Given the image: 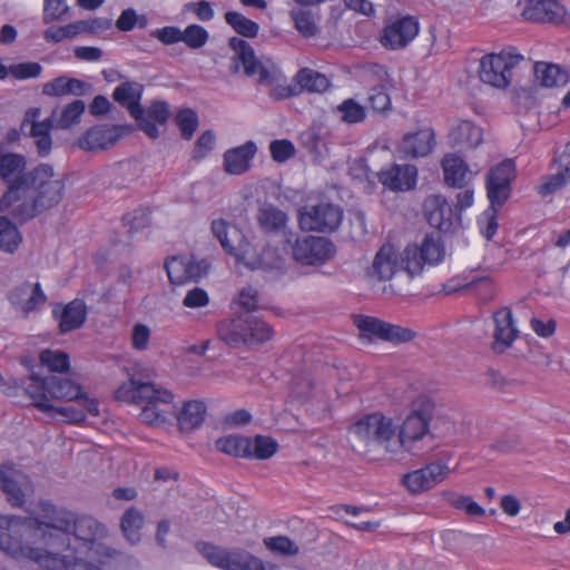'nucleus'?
Listing matches in <instances>:
<instances>
[{"label": "nucleus", "mask_w": 570, "mask_h": 570, "mask_svg": "<svg viewBox=\"0 0 570 570\" xmlns=\"http://www.w3.org/2000/svg\"><path fill=\"white\" fill-rule=\"evenodd\" d=\"M22 155L0 153V178L8 190L0 198V212H10L16 218L27 220L60 203L65 183L48 164H40L26 171Z\"/></svg>", "instance_id": "obj_1"}, {"label": "nucleus", "mask_w": 570, "mask_h": 570, "mask_svg": "<svg viewBox=\"0 0 570 570\" xmlns=\"http://www.w3.org/2000/svg\"><path fill=\"white\" fill-rule=\"evenodd\" d=\"M433 412V401L426 395H419L412 401L399 431L391 417L375 412L355 422L351 432L366 444L379 445L392 455L404 452L421 455V442L430 433Z\"/></svg>", "instance_id": "obj_2"}, {"label": "nucleus", "mask_w": 570, "mask_h": 570, "mask_svg": "<svg viewBox=\"0 0 570 570\" xmlns=\"http://www.w3.org/2000/svg\"><path fill=\"white\" fill-rule=\"evenodd\" d=\"M116 400L125 403L144 405L138 417L149 425H161L174 414V394L168 389L130 377L115 392Z\"/></svg>", "instance_id": "obj_3"}, {"label": "nucleus", "mask_w": 570, "mask_h": 570, "mask_svg": "<svg viewBox=\"0 0 570 570\" xmlns=\"http://www.w3.org/2000/svg\"><path fill=\"white\" fill-rule=\"evenodd\" d=\"M0 550L14 559L28 557L43 570H104L100 566L78 556L24 547L19 538L12 537L9 532L0 534Z\"/></svg>", "instance_id": "obj_4"}, {"label": "nucleus", "mask_w": 570, "mask_h": 570, "mask_svg": "<svg viewBox=\"0 0 570 570\" xmlns=\"http://www.w3.org/2000/svg\"><path fill=\"white\" fill-rule=\"evenodd\" d=\"M73 521V513L65 508L57 507L50 501L41 500L31 512L30 527L42 532L46 543L51 548H58L67 543L62 553H71L70 534Z\"/></svg>", "instance_id": "obj_5"}, {"label": "nucleus", "mask_w": 570, "mask_h": 570, "mask_svg": "<svg viewBox=\"0 0 570 570\" xmlns=\"http://www.w3.org/2000/svg\"><path fill=\"white\" fill-rule=\"evenodd\" d=\"M212 230L225 252L235 256L250 269L279 267L278 263H271L267 259V256L272 254L271 250L259 254L235 225L228 224L224 219H216L212 223Z\"/></svg>", "instance_id": "obj_6"}, {"label": "nucleus", "mask_w": 570, "mask_h": 570, "mask_svg": "<svg viewBox=\"0 0 570 570\" xmlns=\"http://www.w3.org/2000/svg\"><path fill=\"white\" fill-rule=\"evenodd\" d=\"M218 338L233 348L258 345L269 341L273 328L263 320L250 315L225 318L216 327Z\"/></svg>", "instance_id": "obj_7"}, {"label": "nucleus", "mask_w": 570, "mask_h": 570, "mask_svg": "<svg viewBox=\"0 0 570 570\" xmlns=\"http://www.w3.org/2000/svg\"><path fill=\"white\" fill-rule=\"evenodd\" d=\"M199 551L214 567L222 570H281L279 566L264 562L243 549H225L210 543H202Z\"/></svg>", "instance_id": "obj_8"}, {"label": "nucleus", "mask_w": 570, "mask_h": 570, "mask_svg": "<svg viewBox=\"0 0 570 570\" xmlns=\"http://www.w3.org/2000/svg\"><path fill=\"white\" fill-rule=\"evenodd\" d=\"M523 60L515 48L509 47L499 53H489L481 58L479 77L482 82L503 89L511 82V70Z\"/></svg>", "instance_id": "obj_9"}, {"label": "nucleus", "mask_w": 570, "mask_h": 570, "mask_svg": "<svg viewBox=\"0 0 570 570\" xmlns=\"http://www.w3.org/2000/svg\"><path fill=\"white\" fill-rule=\"evenodd\" d=\"M342 219V208L328 202L307 204L298 212V224L303 230L332 233Z\"/></svg>", "instance_id": "obj_10"}, {"label": "nucleus", "mask_w": 570, "mask_h": 570, "mask_svg": "<svg viewBox=\"0 0 570 570\" xmlns=\"http://www.w3.org/2000/svg\"><path fill=\"white\" fill-rule=\"evenodd\" d=\"M71 533L77 540L83 541L88 544L90 550H95V553L101 559V561H104V559L116 558L118 554L116 549L107 547L100 542V540L107 537L108 530L105 524L90 515L77 517L73 514Z\"/></svg>", "instance_id": "obj_11"}, {"label": "nucleus", "mask_w": 570, "mask_h": 570, "mask_svg": "<svg viewBox=\"0 0 570 570\" xmlns=\"http://www.w3.org/2000/svg\"><path fill=\"white\" fill-rule=\"evenodd\" d=\"M144 87L136 81H126L118 85L112 98L122 107H126L130 116L137 120L138 127L150 138L159 136L158 128L145 118V109L140 105Z\"/></svg>", "instance_id": "obj_12"}, {"label": "nucleus", "mask_w": 570, "mask_h": 570, "mask_svg": "<svg viewBox=\"0 0 570 570\" xmlns=\"http://www.w3.org/2000/svg\"><path fill=\"white\" fill-rule=\"evenodd\" d=\"M295 261L305 265H322L335 254V246L325 237L304 236L292 245Z\"/></svg>", "instance_id": "obj_13"}, {"label": "nucleus", "mask_w": 570, "mask_h": 570, "mask_svg": "<svg viewBox=\"0 0 570 570\" xmlns=\"http://www.w3.org/2000/svg\"><path fill=\"white\" fill-rule=\"evenodd\" d=\"M417 20L412 16L391 18L380 36V42L385 49L399 50L405 48L419 33Z\"/></svg>", "instance_id": "obj_14"}, {"label": "nucleus", "mask_w": 570, "mask_h": 570, "mask_svg": "<svg viewBox=\"0 0 570 570\" xmlns=\"http://www.w3.org/2000/svg\"><path fill=\"white\" fill-rule=\"evenodd\" d=\"M515 177L513 160L505 159L493 166L487 175V191L491 206H501L509 198L511 181Z\"/></svg>", "instance_id": "obj_15"}, {"label": "nucleus", "mask_w": 570, "mask_h": 570, "mask_svg": "<svg viewBox=\"0 0 570 570\" xmlns=\"http://www.w3.org/2000/svg\"><path fill=\"white\" fill-rule=\"evenodd\" d=\"M229 47L242 62L247 76H258V82L265 85H273L277 80V69L274 66H263L247 41L233 37L229 40Z\"/></svg>", "instance_id": "obj_16"}, {"label": "nucleus", "mask_w": 570, "mask_h": 570, "mask_svg": "<svg viewBox=\"0 0 570 570\" xmlns=\"http://www.w3.org/2000/svg\"><path fill=\"white\" fill-rule=\"evenodd\" d=\"M0 489L12 507H22L26 494L32 491L28 475L17 470L12 463L0 465Z\"/></svg>", "instance_id": "obj_17"}, {"label": "nucleus", "mask_w": 570, "mask_h": 570, "mask_svg": "<svg viewBox=\"0 0 570 570\" xmlns=\"http://www.w3.org/2000/svg\"><path fill=\"white\" fill-rule=\"evenodd\" d=\"M423 212L430 226L444 233L451 230L456 220H461L448 199L440 194L430 195L424 199Z\"/></svg>", "instance_id": "obj_18"}, {"label": "nucleus", "mask_w": 570, "mask_h": 570, "mask_svg": "<svg viewBox=\"0 0 570 570\" xmlns=\"http://www.w3.org/2000/svg\"><path fill=\"white\" fill-rule=\"evenodd\" d=\"M131 127L122 125H98L78 140V146L88 151H98L112 147L121 137L129 134Z\"/></svg>", "instance_id": "obj_19"}, {"label": "nucleus", "mask_w": 570, "mask_h": 570, "mask_svg": "<svg viewBox=\"0 0 570 570\" xmlns=\"http://www.w3.org/2000/svg\"><path fill=\"white\" fill-rule=\"evenodd\" d=\"M449 473V466L443 462L436 461L405 474L403 476V484L412 493H420L442 482Z\"/></svg>", "instance_id": "obj_20"}, {"label": "nucleus", "mask_w": 570, "mask_h": 570, "mask_svg": "<svg viewBox=\"0 0 570 570\" xmlns=\"http://www.w3.org/2000/svg\"><path fill=\"white\" fill-rule=\"evenodd\" d=\"M165 268L173 284H183L202 278L208 266L205 262H196L189 256H174L166 261Z\"/></svg>", "instance_id": "obj_21"}, {"label": "nucleus", "mask_w": 570, "mask_h": 570, "mask_svg": "<svg viewBox=\"0 0 570 570\" xmlns=\"http://www.w3.org/2000/svg\"><path fill=\"white\" fill-rule=\"evenodd\" d=\"M400 271L399 255L391 244L383 245L374 256L366 276L372 282L390 281Z\"/></svg>", "instance_id": "obj_22"}, {"label": "nucleus", "mask_w": 570, "mask_h": 570, "mask_svg": "<svg viewBox=\"0 0 570 570\" xmlns=\"http://www.w3.org/2000/svg\"><path fill=\"white\" fill-rule=\"evenodd\" d=\"M380 183L393 191H407L416 186L417 168L414 165H393L379 174Z\"/></svg>", "instance_id": "obj_23"}, {"label": "nucleus", "mask_w": 570, "mask_h": 570, "mask_svg": "<svg viewBox=\"0 0 570 570\" xmlns=\"http://www.w3.org/2000/svg\"><path fill=\"white\" fill-rule=\"evenodd\" d=\"M8 299L13 306L28 314L42 306L47 301V295L39 283L23 282L9 292Z\"/></svg>", "instance_id": "obj_24"}, {"label": "nucleus", "mask_w": 570, "mask_h": 570, "mask_svg": "<svg viewBox=\"0 0 570 570\" xmlns=\"http://www.w3.org/2000/svg\"><path fill=\"white\" fill-rule=\"evenodd\" d=\"M522 16L534 22L559 23L566 14L564 7L557 0H525Z\"/></svg>", "instance_id": "obj_25"}, {"label": "nucleus", "mask_w": 570, "mask_h": 570, "mask_svg": "<svg viewBox=\"0 0 570 570\" xmlns=\"http://www.w3.org/2000/svg\"><path fill=\"white\" fill-rule=\"evenodd\" d=\"M493 351L501 353L509 348L518 337V330L514 325L510 308H501L493 316Z\"/></svg>", "instance_id": "obj_26"}, {"label": "nucleus", "mask_w": 570, "mask_h": 570, "mask_svg": "<svg viewBox=\"0 0 570 570\" xmlns=\"http://www.w3.org/2000/svg\"><path fill=\"white\" fill-rule=\"evenodd\" d=\"M257 153L256 144L252 140L227 149L223 155L224 170L229 175H242L250 168V163Z\"/></svg>", "instance_id": "obj_27"}, {"label": "nucleus", "mask_w": 570, "mask_h": 570, "mask_svg": "<svg viewBox=\"0 0 570 570\" xmlns=\"http://www.w3.org/2000/svg\"><path fill=\"white\" fill-rule=\"evenodd\" d=\"M52 315L59 321L60 332L68 333L85 323L87 306L83 301L73 299L66 305L57 304L52 309Z\"/></svg>", "instance_id": "obj_28"}, {"label": "nucleus", "mask_w": 570, "mask_h": 570, "mask_svg": "<svg viewBox=\"0 0 570 570\" xmlns=\"http://www.w3.org/2000/svg\"><path fill=\"white\" fill-rule=\"evenodd\" d=\"M444 181L455 188L465 187L478 173H473L468 164L456 155H446L442 160Z\"/></svg>", "instance_id": "obj_29"}, {"label": "nucleus", "mask_w": 570, "mask_h": 570, "mask_svg": "<svg viewBox=\"0 0 570 570\" xmlns=\"http://www.w3.org/2000/svg\"><path fill=\"white\" fill-rule=\"evenodd\" d=\"M433 132L431 129H421L403 137L399 151L404 157H424L432 151Z\"/></svg>", "instance_id": "obj_30"}, {"label": "nucleus", "mask_w": 570, "mask_h": 570, "mask_svg": "<svg viewBox=\"0 0 570 570\" xmlns=\"http://www.w3.org/2000/svg\"><path fill=\"white\" fill-rule=\"evenodd\" d=\"M89 88L90 85L80 79L61 76L45 83L42 92L50 97L83 96Z\"/></svg>", "instance_id": "obj_31"}, {"label": "nucleus", "mask_w": 570, "mask_h": 570, "mask_svg": "<svg viewBox=\"0 0 570 570\" xmlns=\"http://www.w3.org/2000/svg\"><path fill=\"white\" fill-rule=\"evenodd\" d=\"M47 392L52 400L76 401L82 396V389L76 382L59 376L47 377Z\"/></svg>", "instance_id": "obj_32"}, {"label": "nucleus", "mask_w": 570, "mask_h": 570, "mask_svg": "<svg viewBox=\"0 0 570 570\" xmlns=\"http://www.w3.org/2000/svg\"><path fill=\"white\" fill-rule=\"evenodd\" d=\"M257 223L266 233L278 234L285 230L288 217L276 206L265 204L257 210Z\"/></svg>", "instance_id": "obj_33"}, {"label": "nucleus", "mask_w": 570, "mask_h": 570, "mask_svg": "<svg viewBox=\"0 0 570 570\" xmlns=\"http://www.w3.org/2000/svg\"><path fill=\"white\" fill-rule=\"evenodd\" d=\"M29 381L26 386V394L32 401V405L43 413H51L55 406L47 392V377L41 380L36 374H32Z\"/></svg>", "instance_id": "obj_34"}, {"label": "nucleus", "mask_w": 570, "mask_h": 570, "mask_svg": "<svg viewBox=\"0 0 570 570\" xmlns=\"http://www.w3.org/2000/svg\"><path fill=\"white\" fill-rule=\"evenodd\" d=\"M450 137L460 148H474L482 141V131L473 122L463 120L451 130Z\"/></svg>", "instance_id": "obj_35"}, {"label": "nucleus", "mask_w": 570, "mask_h": 570, "mask_svg": "<svg viewBox=\"0 0 570 570\" xmlns=\"http://www.w3.org/2000/svg\"><path fill=\"white\" fill-rule=\"evenodd\" d=\"M206 413L205 404L200 401H188L184 403L183 409L177 414L179 429L184 432H189L198 426L204 421Z\"/></svg>", "instance_id": "obj_36"}, {"label": "nucleus", "mask_w": 570, "mask_h": 570, "mask_svg": "<svg viewBox=\"0 0 570 570\" xmlns=\"http://www.w3.org/2000/svg\"><path fill=\"white\" fill-rule=\"evenodd\" d=\"M535 79L542 87L552 88L564 86L569 81V75L558 65L537 62L534 65Z\"/></svg>", "instance_id": "obj_37"}, {"label": "nucleus", "mask_w": 570, "mask_h": 570, "mask_svg": "<svg viewBox=\"0 0 570 570\" xmlns=\"http://www.w3.org/2000/svg\"><path fill=\"white\" fill-rule=\"evenodd\" d=\"M144 525V514L140 510L135 507L129 508L125 511L120 519V528L125 538L131 544H136L140 541V530Z\"/></svg>", "instance_id": "obj_38"}, {"label": "nucleus", "mask_w": 570, "mask_h": 570, "mask_svg": "<svg viewBox=\"0 0 570 570\" xmlns=\"http://www.w3.org/2000/svg\"><path fill=\"white\" fill-rule=\"evenodd\" d=\"M354 324L360 331L361 338L368 342L383 341L386 322L372 316L358 315L355 317Z\"/></svg>", "instance_id": "obj_39"}, {"label": "nucleus", "mask_w": 570, "mask_h": 570, "mask_svg": "<svg viewBox=\"0 0 570 570\" xmlns=\"http://www.w3.org/2000/svg\"><path fill=\"white\" fill-rule=\"evenodd\" d=\"M216 448L228 455L248 458L249 438L236 434L226 435L216 441Z\"/></svg>", "instance_id": "obj_40"}, {"label": "nucleus", "mask_w": 570, "mask_h": 570, "mask_svg": "<svg viewBox=\"0 0 570 570\" xmlns=\"http://www.w3.org/2000/svg\"><path fill=\"white\" fill-rule=\"evenodd\" d=\"M399 262L400 269H404L411 277L421 274L424 264H426L421 247L416 245L405 247L401 257H399Z\"/></svg>", "instance_id": "obj_41"}, {"label": "nucleus", "mask_w": 570, "mask_h": 570, "mask_svg": "<svg viewBox=\"0 0 570 570\" xmlns=\"http://www.w3.org/2000/svg\"><path fill=\"white\" fill-rule=\"evenodd\" d=\"M296 81L302 89L309 92H323L330 86L328 79L323 73L309 68L301 69L296 75Z\"/></svg>", "instance_id": "obj_42"}, {"label": "nucleus", "mask_w": 570, "mask_h": 570, "mask_svg": "<svg viewBox=\"0 0 570 570\" xmlns=\"http://www.w3.org/2000/svg\"><path fill=\"white\" fill-rule=\"evenodd\" d=\"M22 240L18 227L6 217H0V249L14 253Z\"/></svg>", "instance_id": "obj_43"}, {"label": "nucleus", "mask_w": 570, "mask_h": 570, "mask_svg": "<svg viewBox=\"0 0 570 570\" xmlns=\"http://www.w3.org/2000/svg\"><path fill=\"white\" fill-rule=\"evenodd\" d=\"M225 21L235 32L246 38L256 37L259 30V26L255 21L236 11L226 12Z\"/></svg>", "instance_id": "obj_44"}, {"label": "nucleus", "mask_w": 570, "mask_h": 570, "mask_svg": "<svg viewBox=\"0 0 570 570\" xmlns=\"http://www.w3.org/2000/svg\"><path fill=\"white\" fill-rule=\"evenodd\" d=\"M86 105L82 100H73L68 104L60 112V116L55 119V125L60 129H69L80 121L85 112Z\"/></svg>", "instance_id": "obj_45"}, {"label": "nucleus", "mask_w": 570, "mask_h": 570, "mask_svg": "<svg viewBox=\"0 0 570 570\" xmlns=\"http://www.w3.org/2000/svg\"><path fill=\"white\" fill-rule=\"evenodd\" d=\"M278 449V444L269 436L257 435L249 438V459L266 460L273 456Z\"/></svg>", "instance_id": "obj_46"}, {"label": "nucleus", "mask_w": 570, "mask_h": 570, "mask_svg": "<svg viewBox=\"0 0 570 570\" xmlns=\"http://www.w3.org/2000/svg\"><path fill=\"white\" fill-rule=\"evenodd\" d=\"M40 363L50 372L65 373L70 367L69 355L59 350H45L40 353Z\"/></svg>", "instance_id": "obj_47"}, {"label": "nucleus", "mask_w": 570, "mask_h": 570, "mask_svg": "<svg viewBox=\"0 0 570 570\" xmlns=\"http://www.w3.org/2000/svg\"><path fill=\"white\" fill-rule=\"evenodd\" d=\"M111 19L98 17L89 20H79L69 23L72 38L85 32L98 35L107 31L111 27Z\"/></svg>", "instance_id": "obj_48"}, {"label": "nucleus", "mask_w": 570, "mask_h": 570, "mask_svg": "<svg viewBox=\"0 0 570 570\" xmlns=\"http://www.w3.org/2000/svg\"><path fill=\"white\" fill-rule=\"evenodd\" d=\"M421 250L423 253V257L425 258L426 264L429 265H438L444 258V246L441 243L439 236L435 235H425L422 244Z\"/></svg>", "instance_id": "obj_49"}, {"label": "nucleus", "mask_w": 570, "mask_h": 570, "mask_svg": "<svg viewBox=\"0 0 570 570\" xmlns=\"http://www.w3.org/2000/svg\"><path fill=\"white\" fill-rule=\"evenodd\" d=\"M337 111L342 121L350 125L362 122L366 118L365 108L352 98L343 100L337 106Z\"/></svg>", "instance_id": "obj_50"}, {"label": "nucleus", "mask_w": 570, "mask_h": 570, "mask_svg": "<svg viewBox=\"0 0 570 570\" xmlns=\"http://www.w3.org/2000/svg\"><path fill=\"white\" fill-rule=\"evenodd\" d=\"M69 14L70 7L66 0H45L42 19L46 24L53 21H65Z\"/></svg>", "instance_id": "obj_51"}, {"label": "nucleus", "mask_w": 570, "mask_h": 570, "mask_svg": "<svg viewBox=\"0 0 570 570\" xmlns=\"http://www.w3.org/2000/svg\"><path fill=\"white\" fill-rule=\"evenodd\" d=\"M317 394L311 374L296 375L292 382V395L298 401L305 402Z\"/></svg>", "instance_id": "obj_52"}, {"label": "nucleus", "mask_w": 570, "mask_h": 570, "mask_svg": "<svg viewBox=\"0 0 570 570\" xmlns=\"http://www.w3.org/2000/svg\"><path fill=\"white\" fill-rule=\"evenodd\" d=\"M209 38L208 31L199 24H189L183 30L181 41L190 49H199Z\"/></svg>", "instance_id": "obj_53"}, {"label": "nucleus", "mask_w": 570, "mask_h": 570, "mask_svg": "<svg viewBox=\"0 0 570 570\" xmlns=\"http://www.w3.org/2000/svg\"><path fill=\"white\" fill-rule=\"evenodd\" d=\"M175 121L181 132L183 138L189 140L198 126L197 114L191 109H181L176 114Z\"/></svg>", "instance_id": "obj_54"}, {"label": "nucleus", "mask_w": 570, "mask_h": 570, "mask_svg": "<svg viewBox=\"0 0 570 570\" xmlns=\"http://www.w3.org/2000/svg\"><path fill=\"white\" fill-rule=\"evenodd\" d=\"M264 544L272 552H276L283 556H296L299 553L298 546L289 538L284 535L265 538Z\"/></svg>", "instance_id": "obj_55"}, {"label": "nucleus", "mask_w": 570, "mask_h": 570, "mask_svg": "<svg viewBox=\"0 0 570 570\" xmlns=\"http://www.w3.org/2000/svg\"><path fill=\"white\" fill-rule=\"evenodd\" d=\"M567 183L568 180L558 169L556 174L543 176L540 184L535 188L540 196L547 197L561 189Z\"/></svg>", "instance_id": "obj_56"}, {"label": "nucleus", "mask_w": 570, "mask_h": 570, "mask_svg": "<svg viewBox=\"0 0 570 570\" xmlns=\"http://www.w3.org/2000/svg\"><path fill=\"white\" fill-rule=\"evenodd\" d=\"M269 153L274 161L285 163L295 154V146L288 139H276L269 144Z\"/></svg>", "instance_id": "obj_57"}, {"label": "nucleus", "mask_w": 570, "mask_h": 570, "mask_svg": "<svg viewBox=\"0 0 570 570\" xmlns=\"http://www.w3.org/2000/svg\"><path fill=\"white\" fill-rule=\"evenodd\" d=\"M414 336L415 333L412 330L386 322L383 341L400 344L410 342Z\"/></svg>", "instance_id": "obj_58"}, {"label": "nucleus", "mask_w": 570, "mask_h": 570, "mask_svg": "<svg viewBox=\"0 0 570 570\" xmlns=\"http://www.w3.org/2000/svg\"><path fill=\"white\" fill-rule=\"evenodd\" d=\"M169 114V106L166 101L154 100L145 110V118L157 127L156 124L165 125L167 122Z\"/></svg>", "instance_id": "obj_59"}, {"label": "nucleus", "mask_w": 570, "mask_h": 570, "mask_svg": "<svg viewBox=\"0 0 570 570\" xmlns=\"http://www.w3.org/2000/svg\"><path fill=\"white\" fill-rule=\"evenodd\" d=\"M293 20L296 29L305 37H311L316 33L317 27L309 12L304 10L293 11Z\"/></svg>", "instance_id": "obj_60"}, {"label": "nucleus", "mask_w": 570, "mask_h": 570, "mask_svg": "<svg viewBox=\"0 0 570 570\" xmlns=\"http://www.w3.org/2000/svg\"><path fill=\"white\" fill-rule=\"evenodd\" d=\"M8 70L16 79H29L39 77L42 67L38 62H21L10 66Z\"/></svg>", "instance_id": "obj_61"}, {"label": "nucleus", "mask_w": 570, "mask_h": 570, "mask_svg": "<svg viewBox=\"0 0 570 570\" xmlns=\"http://www.w3.org/2000/svg\"><path fill=\"white\" fill-rule=\"evenodd\" d=\"M208 304L209 296L207 292L197 286L188 289L185 297L183 298V305L191 309L202 308Z\"/></svg>", "instance_id": "obj_62"}, {"label": "nucleus", "mask_w": 570, "mask_h": 570, "mask_svg": "<svg viewBox=\"0 0 570 570\" xmlns=\"http://www.w3.org/2000/svg\"><path fill=\"white\" fill-rule=\"evenodd\" d=\"M367 101L370 107L376 112H384L391 107V98L383 87L372 88Z\"/></svg>", "instance_id": "obj_63"}, {"label": "nucleus", "mask_w": 570, "mask_h": 570, "mask_svg": "<svg viewBox=\"0 0 570 570\" xmlns=\"http://www.w3.org/2000/svg\"><path fill=\"white\" fill-rule=\"evenodd\" d=\"M215 135L212 130L204 131L196 140L193 149V158L200 160L204 159L214 148Z\"/></svg>", "instance_id": "obj_64"}]
</instances>
